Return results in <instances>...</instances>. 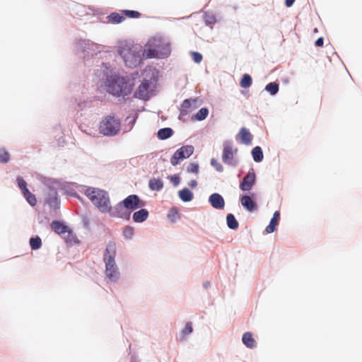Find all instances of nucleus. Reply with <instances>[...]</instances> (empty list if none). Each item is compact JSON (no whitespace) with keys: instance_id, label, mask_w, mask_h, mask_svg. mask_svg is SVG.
I'll return each instance as SVG.
<instances>
[{"instance_id":"nucleus-1","label":"nucleus","mask_w":362,"mask_h":362,"mask_svg":"<svg viewBox=\"0 0 362 362\" xmlns=\"http://www.w3.org/2000/svg\"><path fill=\"white\" fill-rule=\"evenodd\" d=\"M95 69V75L102 81L107 91L115 96L125 97L132 92V87L127 79L118 75L109 63L101 62Z\"/></svg>"},{"instance_id":"nucleus-2","label":"nucleus","mask_w":362,"mask_h":362,"mask_svg":"<svg viewBox=\"0 0 362 362\" xmlns=\"http://www.w3.org/2000/svg\"><path fill=\"white\" fill-rule=\"evenodd\" d=\"M170 53V42L162 36L150 38L143 50V55L146 59H165L168 57Z\"/></svg>"},{"instance_id":"nucleus-3","label":"nucleus","mask_w":362,"mask_h":362,"mask_svg":"<svg viewBox=\"0 0 362 362\" xmlns=\"http://www.w3.org/2000/svg\"><path fill=\"white\" fill-rule=\"evenodd\" d=\"M117 52L124 65L131 69L138 66L141 63L143 57H145L140 45L126 40L119 42Z\"/></svg>"},{"instance_id":"nucleus-4","label":"nucleus","mask_w":362,"mask_h":362,"mask_svg":"<svg viewBox=\"0 0 362 362\" xmlns=\"http://www.w3.org/2000/svg\"><path fill=\"white\" fill-rule=\"evenodd\" d=\"M116 244L109 242L105 250L103 261L105 265V275L112 283H117L121 278V273L115 261Z\"/></svg>"},{"instance_id":"nucleus-5","label":"nucleus","mask_w":362,"mask_h":362,"mask_svg":"<svg viewBox=\"0 0 362 362\" xmlns=\"http://www.w3.org/2000/svg\"><path fill=\"white\" fill-rule=\"evenodd\" d=\"M73 46L74 51L85 60H88L98 54L111 52L109 47L90 40H76Z\"/></svg>"},{"instance_id":"nucleus-6","label":"nucleus","mask_w":362,"mask_h":362,"mask_svg":"<svg viewBox=\"0 0 362 362\" xmlns=\"http://www.w3.org/2000/svg\"><path fill=\"white\" fill-rule=\"evenodd\" d=\"M84 194L101 213L108 211L110 199L106 191L95 187H87Z\"/></svg>"},{"instance_id":"nucleus-7","label":"nucleus","mask_w":362,"mask_h":362,"mask_svg":"<svg viewBox=\"0 0 362 362\" xmlns=\"http://www.w3.org/2000/svg\"><path fill=\"white\" fill-rule=\"evenodd\" d=\"M98 129L99 132L104 136H116L121 130L120 119L113 114L108 115L101 119Z\"/></svg>"},{"instance_id":"nucleus-8","label":"nucleus","mask_w":362,"mask_h":362,"mask_svg":"<svg viewBox=\"0 0 362 362\" xmlns=\"http://www.w3.org/2000/svg\"><path fill=\"white\" fill-rule=\"evenodd\" d=\"M237 148H234L231 141H226L223 144V149L222 153L223 162L228 165L235 167L238 161L236 158Z\"/></svg>"},{"instance_id":"nucleus-9","label":"nucleus","mask_w":362,"mask_h":362,"mask_svg":"<svg viewBox=\"0 0 362 362\" xmlns=\"http://www.w3.org/2000/svg\"><path fill=\"white\" fill-rule=\"evenodd\" d=\"M194 150V146L192 145L182 146L174 153L170 158V163L173 166L178 165L181 160H183L192 155Z\"/></svg>"},{"instance_id":"nucleus-10","label":"nucleus","mask_w":362,"mask_h":362,"mask_svg":"<svg viewBox=\"0 0 362 362\" xmlns=\"http://www.w3.org/2000/svg\"><path fill=\"white\" fill-rule=\"evenodd\" d=\"M108 208V211H106L105 213H108L112 217L119 218L125 220H129L130 218V212L127 211L122 202H118L114 206H112L110 203Z\"/></svg>"},{"instance_id":"nucleus-11","label":"nucleus","mask_w":362,"mask_h":362,"mask_svg":"<svg viewBox=\"0 0 362 362\" xmlns=\"http://www.w3.org/2000/svg\"><path fill=\"white\" fill-rule=\"evenodd\" d=\"M154 86V83L151 80H144L139 85L134 93V96L142 100H147L151 95L150 89Z\"/></svg>"},{"instance_id":"nucleus-12","label":"nucleus","mask_w":362,"mask_h":362,"mask_svg":"<svg viewBox=\"0 0 362 362\" xmlns=\"http://www.w3.org/2000/svg\"><path fill=\"white\" fill-rule=\"evenodd\" d=\"M122 202L123 203L124 207L130 213L144 206V202H142L136 194L129 195L123 201H122Z\"/></svg>"},{"instance_id":"nucleus-13","label":"nucleus","mask_w":362,"mask_h":362,"mask_svg":"<svg viewBox=\"0 0 362 362\" xmlns=\"http://www.w3.org/2000/svg\"><path fill=\"white\" fill-rule=\"evenodd\" d=\"M256 175L253 170L249 171L240 183V188L242 191H249L255 183Z\"/></svg>"},{"instance_id":"nucleus-14","label":"nucleus","mask_w":362,"mask_h":362,"mask_svg":"<svg viewBox=\"0 0 362 362\" xmlns=\"http://www.w3.org/2000/svg\"><path fill=\"white\" fill-rule=\"evenodd\" d=\"M45 203L47 204L52 209H57L59 208L60 200L55 189H49L47 197L45 198Z\"/></svg>"},{"instance_id":"nucleus-15","label":"nucleus","mask_w":362,"mask_h":362,"mask_svg":"<svg viewBox=\"0 0 362 362\" xmlns=\"http://www.w3.org/2000/svg\"><path fill=\"white\" fill-rule=\"evenodd\" d=\"M209 202L216 209H223L225 206L224 199L218 193L211 194L209 197Z\"/></svg>"},{"instance_id":"nucleus-16","label":"nucleus","mask_w":362,"mask_h":362,"mask_svg":"<svg viewBox=\"0 0 362 362\" xmlns=\"http://www.w3.org/2000/svg\"><path fill=\"white\" fill-rule=\"evenodd\" d=\"M240 202L242 206L250 212L257 209V204L249 195H243L240 198Z\"/></svg>"},{"instance_id":"nucleus-17","label":"nucleus","mask_w":362,"mask_h":362,"mask_svg":"<svg viewBox=\"0 0 362 362\" xmlns=\"http://www.w3.org/2000/svg\"><path fill=\"white\" fill-rule=\"evenodd\" d=\"M240 139V142L245 145L251 144L252 135L248 129L245 127L240 129L237 135V139Z\"/></svg>"},{"instance_id":"nucleus-18","label":"nucleus","mask_w":362,"mask_h":362,"mask_svg":"<svg viewBox=\"0 0 362 362\" xmlns=\"http://www.w3.org/2000/svg\"><path fill=\"white\" fill-rule=\"evenodd\" d=\"M280 217L279 211H276L274 213L273 217L272 218L269 224L266 227L265 230L267 233H272L275 231L276 226L279 223Z\"/></svg>"},{"instance_id":"nucleus-19","label":"nucleus","mask_w":362,"mask_h":362,"mask_svg":"<svg viewBox=\"0 0 362 362\" xmlns=\"http://www.w3.org/2000/svg\"><path fill=\"white\" fill-rule=\"evenodd\" d=\"M148 216V211L145 209H141L133 214L132 218L136 223H143L147 219Z\"/></svg>"},{"instance_id":"nucleus-20","label":"nucleus","mask_w":362,"mask_h":362,"mask_svg":"<svg viewBox=\"0 0 362 362\" xmlns=\"http://www.w3.org/2000/svg\"><path fill=\"white\" fill-rule=\"evenodd\" d=\"M51 228L57 234H63L67 231V226L59 221H53Z\"/></svg>"},{"instance_id":"nucleus-21","label":"nucleus","mask_w":362,"mask_h":362,"mask_svg":"<svg viewBox=\"0 0 362 362\" xmlns=\"http://www.w3.org/2000/svg\"><path fill=\"white\" fill-rule=\"evenodd\" d=\"M178 197L182 202H189L193 199L194 194L188 188H184L178 192Z\"/></svg>"},{"instance_id":"nucleus-22","label":"nucleus","mask_w":362,"mask_h":362,"mask_svg":"<svg viewBox=\"0 0 362 362\" xmlns=\"http://www.w3.org/2000/svg\"><path fill=\"white\" fill-rule=\"evenodd\" d=\"M243 343L250 349H252L255 347L256 342L254 339L252 333L250 332H246L243 334L242 338Z\"/></svg>"},{"instance_id":"nucleus-23","label":"nucleus","mask_w":362,"mask_h":362,"mask_svg":"<svg viewBox=\"0 0 362 362\" xmlns=\"http://www.w3.org/2000/svg\"><path fill=\"white\" fill-rule=\"evenodd\" d=\"M148 187L152 191L159 192L163 188V182L153 177L149 180Z\"/></svg>"},{"instance_id":"nucleus-24","label":"nucleus","mask_w":362,"mask_h":362,"mask_svg":"<svg viewBox=\"0 0 362 362\" xmlns=\"http://www.w3.org/2000/svg\"><path fill=\"white\" fill-rule=\"evenodd\" d=\"M107 21L109 23H113V24H118L121 23L122 21H124L125 18L123 16L122 14L117 12H113L110 13L107 17Z\"/></svg>"},{"instance_id":"nucleus-25","label":"nucleus","mask_w":362,"mask_h":362,"mask_svg":"<svg viewBox=\"0 0 362 362\" xmlns=\"http://www.w3.org/2000/svg\"><path fill=\"white\" fill-rule=\"evenodd\" d=\"M173 134V131L170 127H165L160 129L158 131L157 135L158 137L161 140H165L170 138Z\"/></svg>"},{"instance_id":"nucleus-26","label":"nucleus","mask_w":362,"mask_h":362,"mask_svg":"<svg viewBox=\"0 0 362 362\" xmlns=\"http://www.w3.org/2000/svg\"><path fill=\"white\" fill-rule=\"evenodd\" d=\"M252 156L253 160L255 162H257V163L261 162L264 158L263 152H262L261 147L255 146L252 150Z\"/></svg>"},{"instance_id":"nucleus-27","label":"nucleus","mask_w":362,"mask_h":362,"mask_svg":"<svg viewBox=\"0 0 362 362\" xmlns=\"http://www.w3.org/2000/svg\"><path fill=\"white\" fill-rule=\"evenodd\" d=\"M227 226L230 229L235 230L238 228V222L232 214H228L226 216Z\"/></svg>"},{"instance_id":"nucleus-28","label":"nucleus","mask_w":362,"mask_h":362,"mask_svg":"<svg viewBox=\"0 0 362 362\" xmlns=\"http://www.w3.org/2000/svg\"><path fill=\"white\" fill-rule=\"evenodd\" d=\"M279 84L276 82L269 83L265 86V90L269 92L272 95H276L279 91Z\"/></svg>"},{"instance_id":"nucleus-29","label":"nucleus","mask_w":362,"mask_h":362,"mask_svg":"<svg viewBox=\"0 0 362 362\" xmlns=\"http://www.w3.org/2000/svg\"><path fill=\"white\" fill-rule=\"evenodd\" d=\"M30 245L32 250H36L41 247L42 240L38 236L33 237L30 239Z\"/></svg>"},{"instance_id":"nucleus-30","label":"nucleus","mask_w":362,"mask_h":362,"mask_svg":"<svg viewBox=\"0 0 362 362\" xmlns=\"http://www.w3.org/2000/svg\"><path fill=\"white\" fill-rule=\"evenodd\" d=\"M194 101L189 99L185 100L181 105L180 115H186L187 114V110L191 107L192 103Z\"/></svg>"},{"instance_id":"nucleus-31","label":"nucleus","mask_w":362,"mask_h":362,"mask_svg":"<svg viewBox=\"0 0 362 362\" xmlns=\"http://www.w3.org/2000/svg\"><path fill=\"white\" fill-rule=\"evenodd\" d=\"M193 331L192 325V322H187L184 327V329L182 330L180 336V340H184L185 337L191 334Z\"/></svg>"},{"instance_id":"nucleus-32","label":"nucleus","mask_w":362,"mask_h":362,"mask_svg":"<svg viewBox=\"0 0 362 362\" xmlns=\"http://www.w3.org/2000/svg\"><path fill=\"white\" fill-rule=\"evenodd\" d=\"M252 80L251 76L249 74H244L240 81V85L242 88H249L252 85Z\"/></svg>"},{"instance_id":"nucleus-33","label":"nucleus","mask_w":362,"mask_h":362,"mask_svg":"<svg viewBox=\"0 0 362 362\" xmlns=\"http://www.w3.org/2000/svg\"><path fill=\"white\" fill-rule=\"evenodd\" d=\"M209 114V110L206 107L201 108L197 113L195 115L194 117L198 121H202L205 119Z\"/></svg>"},{"instance_id":"nucleus-34","label":"nucleus","mask_w":362,"mask_h":362,"mask_svg":"<svg viewBox=\"0 0 362 362\" xmlns=\"http://www.w3.org/2000/svg\"><path fill=\"white\" fill-rule=\"evenodd\" d=\"M27 202L33 206L37 204L35 196L29 190H26L25 192L23 193Z\"/></svg>"},{"instance_id":"nucleus-35","label":"nucleus","mask_w":362,"mask_h":362,"mask_svg":"<svg viewBox=\"0 0 362 362\" xmlns=\"http://www.w3.org/2000/svg\"><path fill=\"white\" fill-rule=\"evenodd\" d=\"M168 218L172 222H175L179 218L177 209L176 208L171 209L168 212Z\"/></svg>"},{"instance_id":"nucleus-36","label":"nucleus","mask_w":362,"mask_h":362,"mask_svg":"<svg viewBox=\"0 0 362 362\" xmlns=\"http://www.w3.org/2000/svg\"><path fill=\"white\" fill-rule=\"evenodd\" d=\"M10 158V156L8 151L4 148H0V162L6 163Z\"/></svg>"},{"instance_id":"nucleus-37","label":"nucleus","mask_w":362,"mask_h":362,"mask_svg":"<svg viewBox=\"0 0 362 362\" xmlns=\"http://www.w3.org/2000/svg\"><path fill=\"white\" fill-rule=\"evenodd\" d=\"M134 230L131 226H127L124 229L123 235L126 239L130 240L133 238Z\"/></svg>"},{"instance_id":"nucleus-38","label":"nucleus","mask_w":362,"mask_h":362,"mask_svg":"<svg viewBox=\"0 0 362 362\" xmlns=\"http://www.w3.org/2000/svg\"><path fill=\"white\" fill-rule=\"evenodd\" d=\"M122 13L124 14L126 16L132 18H136L140 17L141 13L136 11H129V10H123L121 11Z\"/></svg>"},{"instance_id":"nucleus-39","label":"nucleus","mask_w":362,"mask_h":362,"mask_svg":"<svg viewBox=\"0 0 362 362\" xmlns=\"http://www.w3.org/2000/svg\"><path fill=\"white\" fill-rule=\"evenodd\" d=\"M199 164L197 163H192L187 167V172L189 173L198 174L199 173Z\"/></svg>"},{"instance_id":"nucleus-40","label":"nucleus","mask_w":362,"mask_h":362,"mask_svg":"<svg viewBox=\"0 0 362 362\" xmlns=\"http://www.w3.org/2000/svg\"><path fill=\"white\" fill-rule=\"evenodd\" d=\"M18 185V187L22 191V193H24L26 192V190H28L27 188V182L21 177H18L17 178Z\"/></svg>"},{"instance_id":"nucleus-41","label":"nucleus","mask_w":362,"mask_h":362,"mask_svg":"<svg viewBox=\"0 0 362 362\" xmlns=\"http://www.w3.org/2000/svg\"><path fill=\"white\" fill-rule=\"evenodd\" d=\"M211 166H213L218 172H223V165L215 158H211L210 162Z\"/></svg>"},{"instance_id":"nucleus-42","label":"nucleus","mask_w":362,"mask_h":362,"mask_svg":"<svg viewBox=\"0 0 362 362\" xmlns=\"http://www.w3.org/2000/svg\"><path fill=\"white\" fill-rule=\"evenodd\" d=\"M204 20L207 25H212L216 23V18L207 13L204 16Z\"/></svg>"},{"instance_id":"nucleus-43","label":"nucleus","mask_w":362,"mask_h":362,"mask_svg":"<svg viewBox=\"0 0 362 362\" xmlns=\"http://www.w3.org/2000/svg\"><path fill=\"white\" fill-rule=\"evenodd\" d=\"M168 179L173 184L175 187H177L180 185V179L179 175H174L168 177Z\"/></svg>"},{"instance_id":"nucleus-44","label":"nucleus","mask_w":362,"mask_h":362,"mask_svg":"<svg viewBox=\"0 0 362 362\" xmlns=\"http://www.w3.org/2000/svg\"><path fill=\"white\" fill-rule=\"evenodd\" d=\"M192 56L194 62L196 63H200L202 60V55L199 52H192Z\"/></svg>"},{"instance_id":"nucleus-45","label":"nucleus","mask_w":362,"mask_h":362,"mask_svg":"<svg viewBox=\"0 0 362 362\" xmlns=\"http://www.w3.org/2000/svg\"><path fill=\"white\" fill-rule=\"evenodd\" d=\"M77 103L80 110H83L84 108L90 106V102L88 100L83 102L78 101Z\"/></svg>"},{"instance_id":"nucleus-46","label":"nucleus","mask_w":362,"mask_h":362,"mask_svg":"<svg viewBox=\"0 0 362 362\" xmlns=\"http://www.w3.org/2000/svg\"><path fill=\"white\" fill-rule=\"evenodd\" d=\"M323 43H324V40L322 37H319L316 41H315V45L317 47H321L323 45Z\"/></svg>"},{"instance_id":"nucleus-47","label":"nucleus","mask_w":362,"mask_h":362,"mask_svg":"<svg viewBox=\"0 0 362 362\" xmlns=\"http://www.w3.org/2000/svg\"><path fill=\"white\" fill-rule=\"evenodd\" d=\"M296 0H285V5L286 7H291Z\"/></svg>"},{"instance_id":"nucleus-48","label":"nucleus","mask_w":362,"mask_h":362,"mask_svg":"<svg viewBox=\"0 0 362 362\" xmlns=\"http://www.w3.org/2000/svg\"><path fill=\"white\" fill-rule=\"evenodd\" d=\"M189 186L192 188H195L197 186V182L196 180H192L189 183Z\"/></svg>"},{"instance_id":"nucleus-49","label":"nucleus","mask_w":362,"mask_h":362,"mask_svg":"<svg viewBox=\"0 0 362 362\" xmlns=\"http://www.w3.org/2000/svg\"><path fill=\"white\" fill-rule=\"evenodd\" d=\"M209 286H210V282L206 281V282L204 283V288H207Z\"/></svg>"},{"instance_id":"nucleus-50","label":"nucleus","mask_w":362,"mask_h":362,"mask_svg":"<svg viewBox=\"0 0 362 362\" xmlns=\"http://www.w3.org/2000/svg\"><path fill=\"white\" fill-rule=\"evenodd\" d=\"M71 196L76 197L77 198H79V196H78L76 193L71 194Z\"/></svg>"},{"instance_id":"nucleus-51","label":"nucleus","mask_w":362,"mask_h":362,"mask_svg":"<svg viewBox=\"0 0 362 362\" xmlns=\"http://www.w3.org/2000/svg\"><path fill=\"white\" fill-rule=\"evenodd\" d=\"M135 119H136V118H134H134H132V119L130 121V122H132V125L134 124V122H135Z\"/></svg>"}]
</instances>
